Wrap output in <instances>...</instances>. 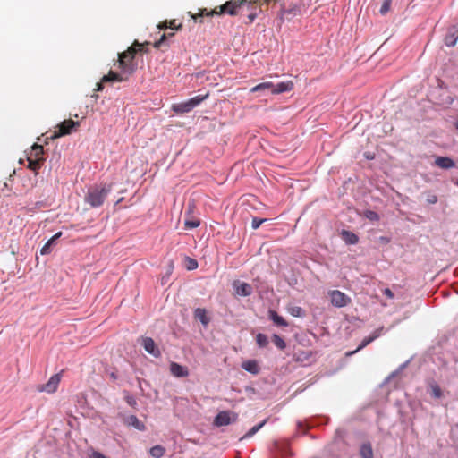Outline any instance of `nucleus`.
Instances as JSON below:
<instances>
[{
  "mask_svg": "<svg viewBox=\"0 0 458 458\" xmlns=\"http://www.w3.org/2000/svg\"><path fill=\"white\" fill-rule=\"evenodd\" d=\"M253 6L252 1L249 0H230L225 2L224 4L214 8L211 11H208L207 9H202L199 13L193 14L190 13L191 17L194 21H198L199 18H202L204 16L209 17L214 15H222V14H229L232 16L239 14L244 8L250 9Z\"/></svg>",
  "mask_w": 458,
  "mask_h": 458,
  "instance_id": "f257e3e1",
  "label": "nucleus"
},
{
  "mask_svg": "<svg viewBox=\"0 0 458 458\" xmlns=\"http://www.w3.org/2000/svg\"><path fill=\"white\" fill-rule=\"evenodd\" d=\"M110 191L111 186L106 184L90 187L85 196V202L91 208L100 207Z\"/></svg>",
  "mask_w": 458,
  "mask_h": 458,
  "instance_id": "f03ea898",
  "label": "nucleus"
},
{
  "mask_svg": "<svg viewBox=\"0 0 458 458\" xmlns=\"http://www.w3.org/2000/svg\"><path fill=\"white\" fill-rule=\"evenodd\" d=\"M136 55L135 47H128L127 50L118 55L119 68L124 74L131 75L134 72L136 64L134 58Z\"/></svg>",
  "mask_w": 458,
  "mask_h": 458,
  "instance_id": "7ed1b4c3",
  "label": "nucleus"
},
{
  "mask_svg": "<svg viewBox=\"0 0 458 458\" xmlns=\"http://www.w3.org/2000/svg\"><path fill=\"white\" fill-rule=\"evenodd\" d=\"M80 127V123L75 122L72 119L64 120L56 125V130L47 137V140H55L60 137H64L71 134L72 131H76Z\"/></svg>",
  "mask_w": 458,
  "mask_h": 458,
  "instance_id": "20e7f679",
  "label": "nucleus"
},
{
  "mask_svg": "<svg viewBox=\"0 0 458 458\" xmlns=\"http://www.w3.org/2000/svg\"><path fill=\"white\" fill-rule=\"evenodd\" d=\"M333 306L343 308L351 303L352 300L349 296L339 290H333L328 293Z\"/></svg>",
  "mask_w": 458,
  "mask_h": 458,
  "instance_id": "39448f33",
  "label": "nucleus"
},
{
  "mask_svg": "<svg viewBox=\"0 0 458 458\" xmlns=\"http://www.w3.org/2000/svg\"><path fill=\"white\" fill-rule=\"evenodd\" d=\"M60 381H61L60 374H55L48 379V381L46 384L41 385L38 387V391L47 392L48 394L55 393L58 387Z\"/></svg>",
  "mask_w": 458,
  "mask_h": 458,
  "instance_id": "423d86ee",
  "label": "nucleus"
},
{
  "mask_svg": "<svg viewBox=\"0 0 458 458\" xmlns=\"http://www.w3.org/2000/svg\"><path fill=\"white\" fill-rule=\"evenodd\" d=\"M458 40V24L448 27L444 42L447 47H454Z\"/></svg>",
  "mask_w": 458,
  "mask_h": 458,
  "instance_id": "0eeeda50",
  "label": "nucleus"
},
{
  "mask_svg": "<svg viewBox=\"0 0 458 458\" xmlns=\"http://www.w3.org/2000/svg\"><path fill=\"white\" fill-rule=\"evenodd\" d=\"M142 345L145 351L154 357L158 358L161 355L159 348L151 337H143Z\"/></svg>",
  "mask_w": 458,
  "mask_h": 458,
  "instance_id": "6e6552de",
  "label": "nucleus"
},
{
  "mask_svg": "<svg viewBox=\"0 0 458 458\" xmlns=\"http://www.w3.org/2000/svg\"><path fill=\"white\" fill-rule=\"evenodd\" d=\"M170 372L176 377H185L189 376V369L185 366H182L176 362L170 363Z\"/></svg>",
  "mask_w": 458,
  "mask_h": 458,
  "instance_id": "1a4fd4ad",
  "label": "nucleus"
},
{
  "mask_svg": "<svg viewBox=\"0 0 458 458\" xmlns=\"http://www.w3.org/2000/svg\"><path fill=\"white\" fill-rule=\"evenodd\" d=\"M381 331H382V328H378V329H376L368 337H365L360 344L357 347V349L352 352H350L349 354H353L360 350H362L364 347H366L368 344H369L371 342H373L374 340H376L377 337L380 336L381 335Z\"/></svg>",
  "mask_w": 458,
  "mask_h": 458,
  "instance_id": "9d476101",
  "label": "nucleus"
},
{
  "mask_svg": "<svg viewBox=\"0 0 458 458\" xmlns=\"http://www.w3.org/2000/svg\"><path fill=\"white\" fill-rule=\"evenodd\" d=\"M293 89V82L292 81H283L276 85L274 84L272 94H281L284 92L291 91Z\"/></svg>",
  "mask_w": 458,
  "mask_h": 458,
  "instance_id": "9b49d317",
  "label": "nucleus"
},
{
  "mask_svg": "<svg viewBox=\"0 0 458 458\" xmlns=\"http://www.w3.org/2000/svg\"><path fill=\"white\" fill-rule=\"evenodd\" d=\"M435 165L442 169H450L455 166L454 161L447 157H437Z\"/></svg>",
  "mask_w": 458,
  "mask_h": 458,
  "instance_id": "f8f14e48",
  "label": "nucleus"
},
{
  "mask_svg": "<svg viewBox=\"0 0 458 458\" xmlns=\"http://www.w3.org/2000/svg\"><path fill=\"white\" fill-rule=\"evenodd\" d=\"M128 77L123 76L121 73L110 71L106 75H104L102 77V82H113V81H127Z\"/></svg>",
  "mask_w": 458,
  "mask_h": 458,
  "instance_id": "ddd939ff",
  "label": "nucleus"
},
{
  "mask_svg": "<svg viewBox=\"0 0 458 458\" xmlns=\"http://www.w3.org/2000/svg\"><path fill=\"white\" fill-rule=\"evenodd\" d=\"M234 286H235V290H236V293L237 294L241 295V296H250L251 293H252V287L250 284L248 283H238V284L236 285V283L234 284Z\"/></svg>",
  "mask_w": 458,
  "mask_h": 458,
  "instance_id": "4468645a",
  "label": "nucleus"
},
{
  "mask_svg": "<svg viewBox=\"0 0 458 458\" xmlns=\"http://www.w3.org/2000/svg\"><path fill=\"white\" fill-rule=\"evenodd\" d=\"M215 425L221 427V426H226L231 423V418H230V412L228 411H221L219 412L214 421Z\"/></svg>",
  "mask_w": 458,
  "mask_h": 458,
  "instance_id": "2eb2a0df",
  "label": "nucleus"
},
{
  "mask_svg": "<svg viewBox=\"0 0 458 458\" xmlns=\"http://www.w3.org/2000/svg\"><path fill=\"white\" fill-rule=\"evenodd\" d=\"M242 368L253 375L259 374L260 370L258 362L251 360L242 362Z\"/></svg>",
  "mask_w": 458,
  "mask_h": 458,
  "instance_id": "dca6fc26",
  "label": "nucleus"
},
{
  "mask_svg": "<svg viewBox=\"0 0 458 458\" xmlns=\"http://www.w3.org/2000/svg\"><path fill=\"white\" fill-rule=\"evenodd\" d=\"M172 109H173V111H174L177 114H184V113L190 112L193 108H192V106L191 105L190 101L187 100L185 102L174 105L172 106Z\"/></svg>",
  "mask_w": 458,
  "mask_h": 458,
  "instance_id": "f3484780",
  "label": "nucleus"
},
{
  "mask_svg": "<svg viewBox=\"0 0 458 458\" xmlns=\"http://www.w3.org/2000/svg\"><path fill=\"white\" fill-rule=\"evenodd\" d=\"M360 455L362 458H373L374 453L369 442L363 443L360 448Z\"/></svg>",
  "mask_w": 458,
  "mask_h": 458,
  "instance_id": "a211bd4d",
  "label": "nucleus"
},
{
  "mask_svg": "<svg viewBox=\"0 0 458 458\" xmlns=\"http://www.w3.org/2000/svg\"><path fill=\"white\" fill-rule=\"evenodd\" d=\"M269 318L278 327H287V321L277 314L275 310H269L268 312Z\"/></svg>",
  "mask_w": 458,
  "mask_h": 458,
  "instance_id": "6ab92c4d",
  "label": "nucleus"
},
{
  "mask_svg": "<svg viewBox=\"0 0 458 458\" xmlns=\"http://www.w3.org/2000/svg\"><path fill=\"white\" fill-rule=\"evenodd\" d=\"M342 238L348 244H356L359 242V238L355 233L346 230H343Z\"/></svg>",
  "mask_w": 458,
  "mask_h": 458,
  "instance_id": "aec40b11",
  "label": "nucleus"
},
{
  "mask_svg": "<svg viewBox=\"0 0 458 458\" xmlns=\"http://www.w3.org/2000/svg\"><path fill=\"white\" fill-rule=\"evenodd\" d=\"M127 423L140 431H143L146 428L145 425L135 415L129 416Z\"/></svg>",
  "mask_w": 458,
  "mask_h": 458,
  "instance_id": "412c9836",
  "label": "nucleus"
},
{
  "mask_svg": "<svg viewBox=\"0 0 458 458\" xmlns=\"http://www.w3.org/2000/svg\"><path fill=\"white\" fill-rule=\"evenodd\" d=\"M194 316L196 318L200 320V322L204 326H207L209 323V319L207 317V312H206L205 309H202V308L196 309L194 311Z\"/></svg>",
  "mask_w": 458,
  "mask_h": 458,
  "instance_id": "4be33fe9",
  "label": "nucleus"
},
{
  "mask_svg": "<svg viewBox=\"0 0 458 458\" xmlns=\"http://www.w3.org/2000/svg\"><path fill=\"white\" fill-rule=\"evenodd\" d=\"M150 45V42L145 41L144 43H140L138 40H134L132 45L130 47H135L136 55L137 54H143L148 53V49L146 47L147 46Z\"/></svg>",
  "mask_w": 458,
  "mask_h": 458,
  "instance_id": "5701e85b",
  "label": "nucleus"
},
{
  "mask_svg": "<svg viewBox=\"0 0 458 458\" xmlns=\"http://www.w3.org/2000/svg\"><path fill=\"white\" fill-rule=\"evenodd\" d=\"M45 159H38V158H33L31 157H28V168H30V170L34 171V172H37L42 165L43 162H44Z\"/></svg>",
  "mask_w": 458,
  "mask_h": 458,
  "instance_id": "b1692460",
  "label": "nucleus"
},
{
  "mask_svg": "<svg viewBox=\"0 0 458 458\" xmlns=\"http://www.w3.org/2000/svg\"><path fill=\"white\" fill-rule=\"evenodd\" d=\"M274 83L271 81H266L259 83L250 89V92H258L260 90L269 89L272 92Z\"/></svg>",
  "mask_w": 458,
  "mask_h": 458,
  "instance_id": "393cba45",
  "label": "nucleus"
},
{
  "mask_svg": "<svg viewBox=\"0 0 458 458\" xmlns=\"http://www.w3.org/2000/svg\"><path fill=\"white\" fill-rule=\"evenodd\" d=\"M43 154H44L43 146L38 145V144H34L32 146V151L30 154L31 157H33V158L44 159Z\"/></svg>",
  "mask_w": 458,
  "mask_h": 458,
  "instance_id": "a878e982",
  "label": "nucleus"
},
{
  "mask_svg": "<svg viewBox=\"0 0 458 458\" xmlns=\"http://www.w3.org/2000/svg\"><path fill=\"white\" fill-rule=\"evenodd\" d=\"M149 453L151 456L155 458H161L162 456H164L165 449L162 445H157L150 448Z\"/></svg>",
  "mask_w": 458,
  "mask_h": 458,
  "instance_id": "bb28decb",
  "label": "nucleus"
},
{
  "mask_svg": "<svg viewBox=\"0 0 458 458\" xmlns=\"http://www.w3.org/2000/svg\"><path fill=\"white\" fill-rule=\"evenodd\" d=\"M287 310L293 317L301 318L305 315L303 309L299 306H290L287 308Z\"/></svg>",
  "mask_w": 458,
  "mask_h": 458,
  "instance_id": "cd10ccee",
  "label": "nucleus"
},
{
  "mask_svg": "<svg viewBox=\"0 0 458 458\" xmlns=\"http://www.w3.org/2000/svg\"><path fill=\"white\" fill-rule=\"evenodd\" d=\"M174 36V32H171V33H163L161 38H159V40L156 41L154 44H153V47L155 48H160L162 47V45L165 43V41L169 38H172Z\"/></svg>",
  "mask_w": 458,
  "mask_h": 458,
  "instance_id": "c85d7f7f",
  "label": "nucleus"
},
{
  "mask_svg": "<svg viewBox=\"0 0 458 458\" xmlns=\"http://www.w3.org/2000/svg\"><path fill=\"white\" fill-rule=\"evenodd\" d=\"M256 342L259 347H266L268 344L267 336L264 334L259 333L256 335Z\"/></svg>",
  "mask_w": 458,
  "mask_h": 458,
  "instance_id": "c756f323",
  "label": "nucleus"
},
{
  "mask_svg": "<svg viewBox=\"0 0 458 458\" xmlns=\"http://www.w3.org/2000/svg\"><path fill=\"white\" fill-rule=\"evenodd\" d=\"M273 343L275 345L279 348L280 350H284L286 347V344L284 341L282 337H280L278 335H273L272 336Z\"/></svg>",
  "mask_w": 458,
  "mask_h": 458,
  "instance_id": "7c9ffc66",
  "label": "nucleus"
},
{
  "mask_svg": "<svg viewBox=\"0 0 458 458\" xmlns=\"http://www.w3.org/2000/svg\"><path fill=\"white\" fill-rule=\"evenodd\" d=\"M267 420H263L260 424L252 427L243 437V438L250 437L256 434L265 424Z\"/></svg>",
  "mask_w": 458,
  "mask_h": 458,
  "instance_id": "2f4dec72",
  "label": "nucleus"
},
{
  "mask_svg": "<svg viewBox=\"0 0 458 458\" xmlns=\"http://www.w3.org/2000/svg\"><path fill=\"white\" fill-rule=\"evenodd\" d=\"M430 390H431V394L435 398H440L442 396L441 388L439 387V386L437 384H436V383L430 384Z\"/></svg>",
  "mask_w": 458,
  "mask_h": 458,
  "instance_id": "473e14b6",
  "label": "nucleus"
},
{
  "mask_svg": "<svg viewBox=\"0 0 458 458\" xmlns=\"http://www.w3.org/2000/svg\"><path fill=\"white\" fill-rule=\"evenodd\" d=\"M200 222L198 219H187L184 222V226L186 229H194L199 226Z\"/></svg>",
  "mask_w": 458,
  "mask_h": 458,
  "instance_id": "72a5a7b5",
  "label": "nucleus"
},
{
  "mask_svg": "<svg viewBox=\"0 0 458 458\" xmlns=\"http://www.w3.org/2000/svg\"><path fill=\"white\" fill-rule=\"evenodd\" d=\"M55 243L51 238L45 243V245L41 248L40 253L41 255H47L51 252V246Z\"/></svg>",
  "mask_w": 458,
  "mask_h": 458,
  "instance_id": "f704fd0d",
  "label": "nucleus"
},
{
  "mask_svg": "<svg viewBox=\"0 0 458 458\" xmlns=\"http://www.w3.org/2000/svg\"><path fill=\"white\" fill-rule=\"evenodd\" d=\"M186 267L188 270H194L198 267V262L196 259H191L190 257L185 258Z\"/></svg>",
  "mask_w": 458,
  "mask_h": 458,
  "instance_id": "c9c22d12",
  "label": "nucleus"
},
{
  "mask_svg": "<svg viewBox=\"0 0 458 458\" xmlns=\"http://www.w3.org/2000/svg\"><path fill=\"white\" fill-rule=\"evenodd\" d=\"M207 97H208V94H206L205 96H196V97L189 99V101H190L191 105L192 106V108H194L195 106L199 105L205 98H207Z\"/></svg>",
  "mask_w": 458,
  "mask_h": 458,
  "instance_id": "e433bc0d",
  "label": "nucleus"
},
{
  "mask_svg": "<svg viewBox=\"0 0 458 458\" xmlns=\"http://www.w3.org/2000/svg\"><path fill=\"white\" fill-rule=\"evenodd\" d=\"M207 97H208V94H206L205 96H196V97L189 99V101H190L191 105L192 106V108H194L195 106L199 105L205 98H207Z\"/></svg>",
  "mask_w": 458,
  "mask_h": 458,
  "instance_id": "4c0bfd02",
  "label": "nucleus"
},
{
  "mask_svg": "<svg viewBox=\"0 0 458 458\" xmlns=\"http://www.w3.org/2000/svg\"><path fill=\"white\" fill-rule=\"evenodd\" d=\"M365 216L370 220V221H378L379 220V216L377 212L375 211H372V210H367L365 211Z\"/></svg>",
  "mask_w": 458,
  "mask_h": 458,
  "instance_id": "58836bf2",
  "label": "nucleus"
},
{
  "mask_svg": "<svg viewBox=\"0 0 458 458\" xmlns=\"http://www.w3.org/2000/svg\"><path fill=\"white\" fill-rule=\"evenodd\" d=\"M167 22H168V29L181 30L182 28V24L177 23L176 20H170V21H167Z\"/></svg>",
  "mask_w": 458,
  "mask_h": 458,
  "instance_id": "ea45409f",
  "label": "nucleus"
},
{
  "mask_svg": "<svg viewBox=\"0 0 458 458\" xmlns=\"http://www.w3.org/2000/svg\"><path fill=\"white\" fill-rule=\"evenodd\" d=\"M391 2L392 0H384L380 8L381 14H386L390 10Z\"/></svg>",
  "mask_w": 458,
  "mask_h": 458,
  "instance_id": "a19ab883",
  "label": "nucleus"
},
{
  "mask_svg": "<svg viewBox=\"0 0 458 458\" xmlns=\"http://www.w3.org/2000/svg\"><path fill=\"white\" fill-rule=\"evenodd\" d=\"M267 219L254 217L251 221V227L258 229Z\"/></svg>",
  "mask_w": 458,
  "mask_h": 458,
  "instance_id": "79ce46f5",
  "label": "nucleus"
},
{
  "mask_svg": "<svg viewBox=\"0 0 458 458\" xmlns=\"http://www.w3.org/2000/svg\"><path fill=\"white\" fill-rule=\"evenodd\" d=\"M253 4H255V1H252ZM254 7V5L252 7H250V9H247L248 11H250V13L248 14V17L250 19V21L252 22L255 18L257 17V13L255 11H252V8Z\"/></svg>",
  "mask_w": 458,
  "mask_h": 458,
  "instance_id": "37998d69",
  "label": "nucleus"
},
{
  "mask_svg": "<svg viewBox=\"0 0 458 458\" xmlns=\"http://www.w3.org/2000/svg\"><path fill=\"white\" fill-rule=\"evenodd\" d=\"M383 293L389 299H393L394 297V293L389 288L384 289Z\"/></svg>",
  "mask_w": 458,
  "mask_h": 458,
  "instance_id": "c03bdc74",
  "label": "nucleus"
},
{
  "mask_svg": "<svg viewBox=\"0 0 458 458\" xmlns=\"http://www.w3.org/2000/svg\"><path fill=\"white\" fill-rule=\"evenodd\" d=\"M89 457L90 458H106V456L103 454H101L98 451H93Z\"/></svg>",
  "mask_w": 458,
  "mask_h": 458,
  "instance_id": "a18cd8bd",
  "label": "nucleus"
},
{
  "mask_svg": "<svg viewBox=\"0 0 458 458\" xmlns=\"http://www.w3.org/2000/svg\"><path fill=\"white\" fill-rule=\"evenodd\" d=\"M157 28L159 30H165V29H168V22L167 21H165L163 22H160L158 25H157Z\"/></svg>",
  "mask_w": 458,
  "mask_h": 458,
  "instance_id": "49530a36",
  "label": "nucleus"
},
{
  "mask_svg": "<svg viewBox=\"0 0 458 458\" xmlns=\"http://www.w3.org/2000/svg\"><path fill=\"white\" fill-rule=\"evenodd\" d=\"M126 402H127L130 405H131V406H134V405L136 404V401H135V399H134L133 397H131V396H127V397H126Z\"/></svg>",
  "mask_w": 458,
  "mask_h": 458,
  "instance_id": "de8ad7c7",
  "label": "nucleus"
},
{
  "mask_svg": "<svg viewBox=\"0 0 458 458\" xmlns=\"http://www.w3.org/2000/svg\"><path fill=\"white\" fill-rule=\"evenodd\" d=\"M103 83H104V82H102V80H101L99 82H98V83H97V85H96V89H95V90H96V91H101V90H103V89H104Z\"/></svg>",
  "mask_w": 458,
  "mask_h": 458,
  "instance_id": "09e8293b",
  "label": "nucleus"
},
{
  "mask_svg": "<svg viewBox=\"0 0 458 458\" xmlns=\"http://www.w3.org/2000/svg\"><path fill=\"white\" fill-rule=\"evenodd\" d=\"M62 235V232H58L56 233L52 238L51 240H53L54 242H55L57 239H59Z\"/></svg>",
  "mask_w": 458,
  "mask_h": 458,
  "instance_id": "8fccbe9b",
  "label": "nucleus"
},
{
  "mask_svg": "<svg viewBox=\"0 0 458 458\" xmlns=\"http://www.w3.org/2000/svg\"><path fill=\"white\" fill-rule=\"evenodd\" d=\"M431 203H436L437 202V197H433V200H429Z\"/></svg>",
  "mask_w": 458,
  "mask_h": 458,
  "instance_id": "3c124183",
  "label": "nucleus"
},
{
  "mask_svg": "<svg viewBox=\"0 0 458 458\" xmlns=\"http://www.w3.org/2000/svg\"><path fill=\"white\" fill-rule=\"evenodd\" d=\"M454 184L458 186V179L454 181Z\"/></svg>",
  "mask_w": 458,
  "mask_h": 458,
  "instance_id": "603ef678",
  "label": "nucleus"
},
{
  "mask_svg": "<svg viewBox=\"0 0 458 458\" xmlns=\"http://www.w3.org/2000/svg\"><path fill=\"white\" fill-rule=\"evenodd\" d=\"M301 426H302L301 422H299L298 427H301Z\"/></svg>",
  "mask_w": 458,
  "mask_h": 458,
  "instance_id": "864d4df0",
  "label": "nucleus"
},
{
  "mask_svg": "<svg viewBox=\"0 0 458 458\" xmlns=\"http://www.w3.org/2000/svg\"><path fill=\"white\" fill-rule=\"evenodd\" d=\"M456 128L458 129V121H457V123H456Z\"/></svg>",
  "mask_w": 458,
  "mask_h": 458,
  "instance_id": "5fc2aeb1",
  "label": "nucleus"
}]
</instances>
